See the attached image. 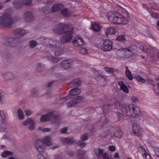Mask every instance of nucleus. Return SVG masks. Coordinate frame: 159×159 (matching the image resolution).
<instances>
[{"label": "nucleus", "instance_id": "nucleus-1", "mask_svg": "<svg viewBox=\"0 0 159 159\" xmlns=\"http://www.w3.org/2000/svg\"><path fill=\"white\" fill-rule=\"evenodd\" d=\"M73 28L67 24L60 23L57 28L53 30L54 32L60 34L64 33L66 35L61 36L60 41L62 43H66L70 41L72 39Z\"/></svg>", "mask_w": 159, "mask_h": 159}, {"label": "nucleus", "instance_id": "nucleus-2", "mask_svg": "<svg viewBox=\"0 0 159 159\" xmlns=\"http://www.w3.org/2000/svg\"><path fill=\"white\" fill-rule=\"evenodd\" d=\"M109 22L116 24H126L128 23V18H125L123 15H117L110 12L107 15Z\"/></svg>", "mask_w": 159, "mask_h": 159}, {"label": "nucleus", "instance_id": "nucleus-3", "mask_svg": "<svg viewBox=\"0 0 159 159\" xmlns=\"http://www.w3.org/2000/svg\"><path fill=\"white\" fill-rule=\"evenodd\" d=\"M40 42L44 45L52 48H59L61 43L58 40H55L51 38L41 37L39 38Z\"/></svg>", "mask_w": 159, "mask_h": 159}, {"label": "nucleus", "instance_id": "nucleus-4", "mask_svg": "<svg viewBox=\"0 0 159 159\" xmlns=\"http://www.w3.org/2000/svg\"><path fill=\"white\" fill-rule=\"evenodd\" d=\"M14 21L13 18L8 14H5L0 17V24L7 28H10Z\"/></svg>", "mask_w": 159, "mask_h": 159}, {"label": "nucleus", "instance_id": "nucleus-5", "mask_svg": "<svg viewBox=\"0 0 159 159\" xmlns=\"http://www.w3.org/2000/svg\"><path fill=\"white\" fill-rule=\"evenodd\" d=\"M95 152L99 159H109L108 153L104 152L103 149L99 148L95 150Z\"/></svg>", "mask_w": 159, "mask_h": 159}, {"label": "nucleus", "instance_id": "nucleus-6", "mask_svg": "<svg viewBox=\"0 0 159 159\" xmlns=\"http://www.w3.org/2000/svg\"><path fill=\"white\" fill-rule=\"evenodd\" d=\"M83 98L82 96L76 97L67 103V107H71L76 104L80 102L83 100Z\"/></svg>", "mask_w": 159, "mask_h": 159}, {"label": "nucleus", "instance_id": "nucleus-7", "mask_svg": "<svg viewBox=\"0 0 159 159\" xmlns=\"http://www.w3.org/2000/svg\"><path fill=\"white\" fill-rule=\"evenodd\" d=\"M112 42L111 41L108 39L105 40L101 45L100 49L103 51L108 52L112 48Z\"/></svg>", "mask_w": 159, "mask_h": 159}, {"label": "nucleus", "instance_id": "nucleus-8", "mask_svg": "<svg viewBox=\"0 0 159 159\" xmlns=\"http://www.w3.org/2000/svg\"><path fill=\"white\" fill-rule=\"evenodd\" d=\"M35 146L39 152H42L45 150V146L40 139H38L35 142Z\"/></svg>", "mask_w": 159, "mask_h": 159}, {"label": "nucleus", "instance_id": "nucleus-9", "mask_svg": "<svg viewBox=\"0 0 159 159\" xmlns=\"http://www.w3.org/2000/svg\"><path fill=\"white\" fill-rule=\"evenodd\" d=\"M23 18L27 22H32L34 21L35 19L34 16L33 14L29 11L24 13Z\"/></svg>", "mask_w": 159, "mask_h": 159}, {"label": "nucleus", "instance_id": "nucleus-10", "mask_svg": "<svg viewBox=\"0 0 159 159\" xmlns=\"http://www.w3.org/2000/svg\"><path fill=\"white\" fill-rule=\"evenodd\" d=\"M53 113L54 111L42 115L40 119V121L43 122L46 121H48L52 119V118L53 116Z\"/></svg>", "mask_w": 159, "mask_h": 159}, {"label": "nucleus", "instance_id": "nucleus-11", "mask_svg": "<svg viewBox=\"0 0 159 159\" xmlns=\"http://www.w3.org/2000/svg\"><path fill=\"white\" fill-rule=\"evenodd\" d=\"M3 77L4 80L9 82L12 80L14 78L13 74L10 72H7L3 74Z\"/></svg>", "mask_w": 159, "mask_h": 159}, {"label": "nucleus", "instance_id": "nucleus-12", "mask_svg": "<svg viewBox=\"0 0 159 159\" xmlns=\"http://www.w3.org/2000/svg\"><path fill=\"white\" fill-rule=\"evenodd\" d=\"M26 33V30L22 29L17 28L14 30V34L18 37H22Z\"/></svg>", "mask_w": 159, "mask_h": 159}, {"label": "nucleus", "instance_id": "nucleus-13", "mask_svg": "<svg viewBox=\"0 0 159 159\" xmlns=\"http://www.w3.org/2000/svg\"><path fill=\"white\" fill-rule=\"evenodd\" d=\"M73 43L75 47H80L83 44V40L81 38L76 37L73 40Z\"/></svg>", "mask_w": 159, "mask_h": 159}, {"label": "nucleus", "instance_id": "nucleus-14", "mask_svg": "<svg viewBox=\"0 0 159 159\" xmlns=\"http://www.w3.org/2000/svg\"><path fill=\"white\" fill-rule=\"evenodd\" d=\"M133 113L132 115L133 117H139L142 116V115L140 112V109L138 107L133 106Z\"/></svg>", "mask_w": 159, "mask_h": 159}, {"label": "nucleus", "instance_id": "nucleus-15", "mask_svg": "<svg viewBox=\"0 0 159 159\" xmlns=\"http://www.w3.org/2000/svg\"><path fill=\"white\" fill-rule=\"evenodd\" d=\"M132 129L133 133L137 136L140 135L141 130V128L139 125L136 123L134 124L132 126Z\"/></svg>", "mask_w": 159, "mask_h": 159}, {"label": "nucleus", "instance_id": "nucleus-16", "mask_svg": "<svg viewBox=\"0 0 159 159\" xmlns=\"http://www.w3.org/2000/svg\"><path fill=\"white\" fill-rule=\"evenodd\" d=\"M9 46L15 47L16 46L19 42L16 40L15 38L12 37L8 38Z\"/></svg>", "mask_w": 159, "mask_h": 159}, {"label": "nucleus", "instance_id": "nucleus-17", "mask_svg": "<svg viewBox=\"0 0 159 159\" xmlns=\"http://www.w3.org/2000/svg\"><path fill=\"white\" fill-rule=\"evenodd\" d=\"M133 107L132 105H126L125 107L124 110L126 115L128 116H132L133 113Z\"/></svg>", "mask_w": 159, "mask_h": 159}, {"label": "nucleus", "instance_id": "nucleus-18", "mask_svg": "<svg viewBox=\"0 0 159 159\" xmlns=\"http://www.w3.org/2000/svg\"><path fill=\"white\" fill-rule=\"evenodd\" d=\"M139 150L141 151L142 154L143 158L145 159H151L150 155L146 152L145 149L142 146H141L139 148Z\"/></svg>", "mask_w": 159, "mask_h": 159}, {"label": "nucleus", "instance_id": "nucleus-19", "mask_svg": "<svg viewBox=\"0 0 159 159\" xmlns=\"http://www.w3.org/2000/svg\"><path fill=\"white\" fill-rule=\"evenodd\" d=\"M81 83L80 79H75L70 83V85L71 87L78 88L81 85Z\"/></svg>", "mask_w": 159, "mask_h": 159}, {"label": "nucleus", "instance_id": "nucleus-20", "mask_svg": "<svg viewBox=\"0 0 159 159\" xmlns=\"http://www.w3.org/2000/svg\"><path fill=\"white\" fill-rule=\"evenodd\" d=\"M36 70L38 72L41 73L44 71L45 68V65L42 63L38 62L36 65Z\"/></svg>", "mask_w": 159, "mask_h": 159}, {"label": "nucleus", "instance_id": "nucleus-21", "mask_svg": "<svg viewBox=\"0 0 159 159\" xmlns=\"http://www.w3.org/2000/svg\"><path fill=\"white\" fill-rule=\"evenodd\" d=\"M61 67L64 69H68L72 65V63L69 61L64 60L61 63Z\"/></svg>", "mask_w": 159, "mask_h": 159}, {"label": "nucleus", "instance_id": "nucleus-22", "mask_svg": "<svg viewBox=\"0 0 159 159\" xmlns=\"http://www.w3.org/2000/svg\"><path fill=\"white\" fill-rule=\"evenodd\" d=\"M63 8V5L61 3H57L54 4L52 7V12L60 10Z\"/></svg>", "mask_w": 159, "mask_h": 159}, {"label": "nucleus", "instance_id": "nucleus-23", "mask_svg": "<svg viewBox=\"0 0 159 159\" xmlns=\"http://www.w3.org/2000/svg\"><path fill=\"white\" fill-rule=\"evenodd\" d=\"M120 87V89L126 93L129 92V90L126 86L122 81H120L118 83Z\"/></svg>", "mask_w": 159, "mask_h": 159}, {"label": "nucleus", "instance_id": "nucleus-24", "mask_svg": "<svg viewBox=\"0 0 159 159\" xmlns=\"http://www.w3.org/2000/svg\"><path fill=\"white\" fill-rule=\"evenodd\" d=\"M2 54L6 59H11L13 57V56L8 51H3L2 52Z\"/></svg>", "mask_w": 159, "mask_h": 159}, {"label": "nucleus", "instance_id": "nucleus-25", "mask_svg": "<svg viewBox=\"0 0 159 159\" xmlns=\"http://www.w3.org/2000/svg\"><path fill=\"white\" fill-rule=\"evenodd\" d=\"M42 142L43 143L45 146V145L47 146H49L52 145L50 139L48 136L44 137Z\"/></svg>", "mask_w": 159, "mask_h": 159}, {"label": "nucleus", "instance_id": "nucleus-26", "mask_svg": "<svg viewBox=\"0 0 159 159\" xmlns=\"http://www.w3.org/2000/svg\"><path fill=\"white\" fill-rule=\"evenodd\" d=\"M81 93V90L78 88H75L70 90L69 94L70 95H75L79 94Z\"/></svg>", "mask_w": 159, "mask_h": 159}, {"label": "nucleus", "instance_id": "nucleus-27", "mask_svg": "<svg viewBox=\"0 0 159 159\" xmlns=\"http://www.w3.org/2000/svg\"><path fill=\"white\" fill-rule=\"evenodd\" d=\"M12 4L14 7L16 8H19L23 5L22 2L20 0H14L13 1Z\"/></svg>", "mask_w": 159, "mask_h": 159}, {"label": "nucleus", "instance_id": "nucleus-28", "mask_svg": "<svg viewBox=\"0 0 159 159\" xmlns=\"http://www.w3.org/2000/svg\"><path fill=\"white\" fill-rule=\"evenodd\" d=\"M115 106L117 108L119 109H122L123 111V110L125 108L126 105L125 104L122 103L119 101H117L115 103Z\"/></svg>", "mask_w": 159, "mask_h": 159}, {"label": "nucleus", "instance_id": "nucleus-29", "mask_svg": "<svg viewBox=\"0 0 159 159\" xmlns=\"http://www.w3.org/2000/svg\"><path fill=\"white\" fill-rule=\"evenodd\" d=\"M30 93V96L32 98L38 97L39 95L38 91L36 89H33L31 90Z\"/></svg>", "mask_w": 159, "mask_h": 159}, {"label": "nucleus", "instance_id": "nucleus-30", "mask_svg": "<svg viewBox=\"0 0 159 159\" xmlns=\"http://www.w3.org/2000/svg\"><path fill=\"white\" fill-rule=\"evenodd\" d=\"M53 116L52 118V119L53 120V122L54 123H57L59 125L60 124V118L59 115H56L55 112L54 111V113H53Z\"/></svg>", "mask_w": 159, "mask_h": 159}, {"label": "nucleus", "instance_id": "nucleus-31", "mask_svg": "<svg viewBox=\"0 0 159 159\" xmlns=\"http://www.w3.org/2000/svg\"><path fill=\"white\" fill-rule=\"evenodd\" d=\"M112 106L113 105L110 104H106L104 105L103 106L104 112L107 113L110 109L112 108Z\"/></svg>", "mask_w": 159, "mask_h": 159}, {"label": "nucleus", "instance_id": "nucleus-32", "mask_svg": "<svg viewBox=\"0 0 159 159\" xmlns=\"http://www.w3.org/2000/svg\"><path fill=\"white\" fill-rule=\"evenodd\" d=\"M125 74L129 80H132L133 79V77L131 75V73L130 71L128 69V67L127 66H125Z\"/></svg>", "mask_w": 159, "mask_h": 159}, {"label": "nucleus", "instance_id": "nucleus-33", "mask_svg": "<svg viewBox=\"0 0 159 159\" xmlns=\"http://www.w3.org/2000/svg\"><path fill=\"white\" fill-rule=\"evenodd\" d=\"M122 50H118L116 52V54L118 58H121L123 57L125 55V52L123 48H122Z\"/></svg>", "mask_w": 159, "mask_h": 159}, {"label": "nucleus", "instance_id": "nucleus-34", "mask_svg": "<svg viewBox=\"0 0 159 159\" xmlns=\"http://www.w3.org/2000/svg\"><path fill=\"white\" fill-rule=\"evenodd\" d=\"M47 59L51 62H56L59 60L58 57H54L53 56H48L47 57Z\"/></svg>", "mask_w": 159, "mask_h": 159}, {"label": "nucleus", "instance_id": "nucleus-35", "mask_svg": "<svg viewBox=\"0 0 159 159\" xmlns=\"http://www.w3.org/2000/svg\"><path fill=\"white\" fill-rule=\"evenodd\" d=\"M14 154V153L12 152L5 151L2 153L1 156L5 158L8 156L13 155Z\"/></svg>", "mask_w": 159, "mask_h": 159}, {"label": "nucleus", "instance_id": "nucleus-36", "mask_svg": "<svg viewBox=\"0 0 159 159\" xmlns=\"http://www.w3.org/2000/svg\"><path fill=\"white\" fill-rule=\"evenodd\" d=\"M115 29L112 27H110L107 29L106 34L107 36L109 34H114L115 32Z\"/></svg>", "mask_w": 159, "mask_h": 159}, {"label": "nucleus", "instance_id": "nucleus-37", "mask_svg": "<svg viewBox=\"0 0 159 159\" xmlns=\"http://www.w3.org/2000/svg\"><path fill=\"white\" fill-rule=\"evenodd\" d=\"M62 142L66 144H71L74 143L73 140L70 138H64L61 140Z\"/></svg>", "mask_w": 159, "mask_h": 159}, {"label": "nucleus", "instance_id": "nucleus-38", "mask_svg": "<svg viewBox=\"0 0 159 159\" xmlns=\"http://www.w3.org/2000/svg\"><path fill=\"white\" fill-rule=\"evenodd\" d=\"M91 28L93 30L96 32H98L100 30L99 26L96 23H94L92 25Z\"/></svg>", "mask_w": 159, "mask_h": 159}, {"label": "nucleus", "instance_id": "nucleus-39", "mask_svg": "<svg viewBox=\"0 0 159 159\" xmlns=\"http://www.w3.org/2000/svg\"><path fill=\"white\" fill-rule=\"evenodd\" d=\"M115 136L118 138H121L122 136V133L120 129H118L115 130V133L114 134Z\"/></svg>", "mask_w": 159, "mask_h": 159}, {"label": "nucleus", "instance_id": "nucleus-40", "mask_svg": "<svg viewBox=\"0 0 159 159\" xmlns=\"http://www.w3.org/2000/svg\"><path fill=\"white\" fill-rule=\"evenodd\" d=\"M134 79L143 83H145V80L142 78L139 75H136L134 77Z\"/></svg>", "mask_w": 159, "mask_h": 159}, {"label": "nucleus", "instance_id": "nucleus-41", "mask_svg": "<svg viewBox=\"0 0 159 159\" xmlns=\"http://www.w3.org/2000/svg\"><path fill=\"white\" fill-rule=\"evenodd\" d=\"M17 112L19 119L20 120L23 119L24 118V116L22 110L20 109H19Z\"/></svg>", "mask_w": 159, "mask_h": 159}, {"label": "nucleus", "instance_id": "nucleus-42", "mask_svg": "<svg viewBox=\"0 0 159 159\" xmlns=\"http://www.w3.org/2000/svg\"><path fill=\"white\" fill-rule=\"evenodd\" d=\"M8 38L6 37L2 38L1 40V42L3 44L7 46H9V42Z\"/></svg>", "mask_w": 159, "mask_h": 159}, {"label": "nucleus", "instance_id": "nucleus-43", "mask_svg": "<svg viewBox=\"0 0 159 159\" xmlns=\"http://www.w3.org/2000/svg\"><path fill=\"white\" fill-rule=\"evenodd\" d=\"M116 39L123 43H124L125 42V36L124 35H119L117 37Z\"/></svg>", "mask_w": 159, "mask_h": 159}, {"label": "nucleus", "instance_id": "nucleus-44", "mask_svg": "<svg viewBox=\"0 0 159 159\" xmlns=\"http://www.w3.org/2000/svg\"><path fill=\"white\" fill-rule=\"evenodd\" d=\"M61 14L66 17H68L69 16V13L68 9L67 8H65L61 12Z\"/></svg>", "mask_w": 159, "mask_h": 159}, {"label": "nucleus", "instance_id": "nucleus-45", "mask_svg": "<svg viewBox=\"0 0 159 159\" xmlns=\"http://www.w3.org/2000/svg\"><path fill=\"white\" fill-rule=\"evenodd\" d=\"M6 118V116L3 111H0V119L1 120V123H3V120Z\"/></svg>", "mask_w": 159, "mask_h": 159}, {"label": "nucleus", "instance_id": "nucleus-46", "mask_svg": "<svg viewBox=\"0 0 159 159\" xmlns=\"http://www.w3.org/2000/svg\"><path fill=\"white\" fill-rule=\"evenodd\" d=\"M137 48V47L135 45L134 46H130L129 47L127 48H123V49L125 50V51H130L133 52V51L135 49H136Z\"/></svg>", "mask_w": 159, "mask_h": 159}, {"label": "nucleus", "instance_id": "nucleus-47", "mask_svg": "<svg viewBox=\"0 0 159 159\" xmlns=\"http://www.w3.org/2000/svg\"><path fill=\"white\" fill-rule=\"evenodd\" d=\"M76 143L81 148H83L86 145L85 142L82 140L77 142Z\"/></svg>", "mask_w": 159, "mask_h": 159}, {"label": "nucleus", "instance_id": "nucleus-48", "mask_svg": "<svg viewBox=\"0 0 159 159\" xmlns=\"http://www.w3.org/2000/svg\"><path fill=\"white\" fill-rule=\"evenodd\" d=\"M77 154L80 157H82L85 155V152L84 150H79L77 151Z\"/></svg>", "mask_w": 159, "mask_h": 159}, {"label": "nucleus", "instance_id": "nucleus-49", "mask_svg": "<svg viewBox=\"0 0 159 159\" xmlns=\"http://www.w3.org/2000/svg\"><path fill=\"white\" fill-rule=\"evenodd\" d=\"M33 121V120L31 118H29L25 121H24L22 123L24 125L26 126L29 124H30Z\"/></svg>", "mask_w": 159, "mask_h": 159}, {"label": "nucleus", "instance_id": "nucleus-50", "mask_svg": "<svg viewBox=\"0 0 159 159\" xmlns=\"http://www.w3.org/2000/svg\"><path fill=\"white\" fill-rule=\"evenodd\" d=\"M29 43L30 47L32 48L36 47L37 45V42L34 40L30 41L29 42Z\"/></svg>", "mask_w": 159, "mask_h": 159}, {"label": "nucleus", "instance_id": "nucleus-51", "mask_svg": "<svg viewBox=\"0 0 159 159\" xmlns=\"http://www.w3.org/2000/svg\"><path fill=\"white\" fill-rule=\"evenodd\" d=\"M23 5H24L27 6H29L31 5L32 3V0H23L22 2Z\"/></svg>", "mask_w": 159, "mask_h": 159}, {"label": "nucleus", "instance_id": "nucleus-52", "mask_svg": "<svg viewBox=\"0 0 159 159\" xmlns=\"http://www.w3.org/2000/svg\"><path fill=\"white\" fill-rule=\"evenodd\" d=\"M125 52L126 57H129L133 56V52L131 51L128 50L125 51Z\"/></svg>", "mask_w": 159, "mask_h": 159}, {"label": "nucleus", "instance_id": "nucleus-53", "mask_svg": "<svg viewBox=\"0 0 159 159\" xmlns=\"http://www.w3.org/2000/svg\"><path fill=\"white\" fill-rule=\"evenodd\" d=\"M41 11L43 12L45 14H46L48 12V7H44L41 8Z\"/></svg>", "mask_w": 159, "mask_h": 159}, {"label": "nucleus", "instance_id": "nucleus-54", "mask_svg": "<svg viewBox=\"0 0 159 159\" xmlns=\"http://www.w3.org/2000/svg\"><path fill=\"white\" fill-rule=\"evenodd\" d=\"M88 138L89 137L87 133H84L80 136V139L81 140L84 141L87 140Z\"/></svg>", "mask_w": 159, "mask_h": 159}, {"label": "nucleus", "instance_id": "nucleus-55", "mask_svg": "<svg viewBox=\"0 0 159 159\" xmlns=\"http://www.w3.org/2000/svg\"><path fill=\"white\" fill-rule=\"evenodd\" d=\"M140 49L145 52H147L148 50V48L146 45H141L140 46Z\"/></svg>", "mask_w": 159, "mask_h": 159}, {"label": "nucleus", "instance_id": "nucleus-56", "mask_svg": "<svg viewBox=\"0 0 159 159\" xmlns=\"http://www.w3.org/2000/svg\"><path fill=\"white\" fill-rule=\"evenodd\" d=\"M63 51L62 50L59 49L57 50H56L55 52V54L56 56H58L59 55L63 54Z\"/></svg>", "mask_w": 159, "mask_h": 159}, {"label": "nucleus", "instance_id": "nucleus-57", "mask_svg": "<svg viewBox=\"0 0 159 159\" xmlns=\"http://www.w3.org/2000/svg\"><path fill=\"white\" fill-rule=\"evenodd\" d=\"M34 128V121H33L32 122H31V123L30 124L29 127V129L31 131H32L33 130Z\"/></svg>", "mask_w": 159, "mask_h": 159}, {"label": "nucleus", "instance_id": "nucleus-58", "mask_svg": "<svg viewBox=\"0 0 159 159\" xmlns=\"http://www.w3.org/2000/svg\"><path fill=\"white\" fill-rule=\"evenodd\" d=\"M110 130L109 129L106 130L102 134V137H105L107 136L110 133Z\"/></svg>", "mask_w": 159, "mask_h": 159}, {"label": "nucleus", "instance_id": "nucleus-59", "mask_svg": "<svg viewBox=\"0 0 159 159\" xmlns=\"http://www.w3.org/2000/svg\"><path fill=\"white\" fill-rule=\"evenodd\" d=\"M105 70L107 72L112 73L113 72L114 70L113 68H109L107 67H104Z\"/></svg>", "mask_w": 159, "mask_h": 159}, {"label": "nucleus", "instance_id": "nucleus-60", "mask_svg": "<svg viewBox=\"0 0 159 159\" xmlns=\"http://www.w3.org/2000/svg\"><path fill=\"white\" fill-rule=\"evenodd\" d=\"M67 128L66 127H64L61 129L60 132L61 134H66L67 133Z\"/></svg>", "mask_w": 159, "mask_h": 159}, {"label": "nucleus", "instance_id": "nucleus-61", "mask_svg": "<svg viewBox=\"0 0 159 159\" xmlns=\"http://www.w3.org/2000/svg\"><path fill=\"white\" fill-rule=\"evenodd\" d=\"M152 16L154 18H159V14L155 12H152L151 14Z\"/></svg>", "mask_w": 159, "mask_h": 159}, {"label": "nucleus", "instance_id": "nucleus-62", "mask_svg": "<svg viewBox=\"0 0 159 159\" xmlns=\"http://www.w3.org/2000/svg\"><path fill=\"white\" fill-rule=\"evenodd\" d=\"M154 150L155 154L159 158V148H156Z\"/></svg>", "mask_w": 159, "mask_h": 159}, {"label": "nucleus", "instance_id": "nucleus-63", "mask_svg": "<svg viewBox=\"0 0 159 159\" xmlns=\"http://www.w3.org/2000/svg\"><path fill=\"white\" fill-rule=\"evenodd\" d=\"M145 83L146 82H147L148 84H152V83H153L154 81L152 80L147 79L146 80H145Z\"/></svg>", "mask_w": 159, "mask_h": 159}, {"label": "nucleus", "instance_id": "nucleus-64", "mask_svg": "<svg viewBox=\"0 0 159 159\" xmlns=\"http://www.w3.org/2000/svg\"><path fill=\"white\" fill-rule=\"evenodd\" d=\"M25 115L27 116H29L32 114V112L31 111L29 110H26L25 111Z\"/></svg>", "mask_w": 159, "mask_h": 159}]
</instances>
